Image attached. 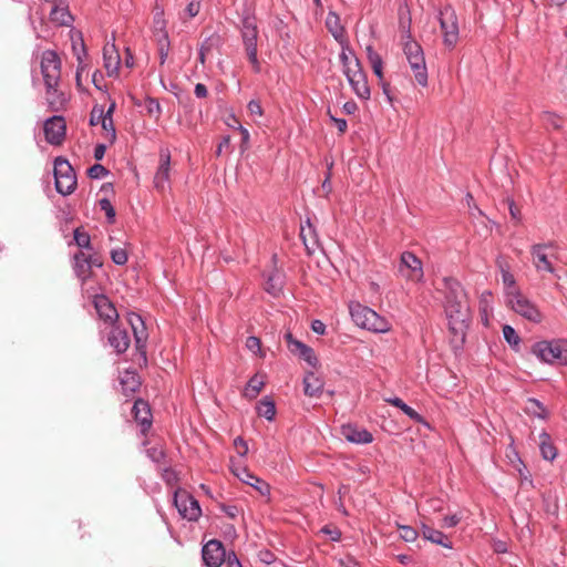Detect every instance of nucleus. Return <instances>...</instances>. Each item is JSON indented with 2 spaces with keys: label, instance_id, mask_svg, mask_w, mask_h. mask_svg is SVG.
<instances>
[{
  "label": "nucleus",
  "instance_id": "1",
  "mask_svg": "<svg viewBox=\"0 0 567 567\" xmlns=\"http://www.w3.org/2000/svg\"><path fill=\"white\" fill-rule=\"evenodd\" d=\"M442 284L445 291L444 310L453 336L452 341L463 344L471 319L467 295L460 281L452 277H444Z\"/></svg>",
  "mask_w": 567,
  "mask_h": 567
},
{
  "label": "nucleus",
  "instance_id": "2",
  "mask_svg": "<svg viewBox=\"0 0 567 567\" xmlns=\"http://www.w3.org/2000/svg\"><path fill=\"white\" fill-rule=\"evenodd\" d=\"M47 102L51 111H59L66 103V96L59 90L61 80V60L55 51L45 50L41 58Z\"/></svg>",
  "mask_w": 567,
  "mask_h": 567
},
{
  "label": "nucleus",
  "instance_id": "3",
  "mask_svg": "<svg viewBox=\"0 0 567 567\" xmlns=\"http://www.w3.org/2000/svg\"><path fill=\"white\" fill-rule=\"evenodd\" d=\"M349 308L351 318L358 327L377 333L390 331L391 323L373 309L359 302L351 303Z\"/></svg>",
  "mask_w": 567,
  "mask_h": 567
},
{
  "label": "nucleus",
  "instance_id": "4",
  "mask_svg": "<svg viewBox=\"0 0 567 567\" xmlns=\"http://www.w3.org/2000/svg\"><path fill=\"white\" fill-rule=\"evenodd\" d=\"M532 352L543 362L567 365V340L565 339L536 342Z\"/></svg>",
  "mask_w": 567,
  "mask_h": 567
},
{
  "label": "nucleus",
  "instance_id": "5",
  "mask_svg": "<svg viewBox=\"0 0 567 567\" xmlns=\"http://www.w3.org/2000/svg\"><path fill=\"white\" fill-rule=\"evenodd\" d=\"M240 34L247 58L256 73L260 72L258 60V28L255 17L246 16L241 19Z\"/></svg>",
  "mask_w": 567,
  "mask_h": 567
},
{
  "label": "nucleus",
  "instance_id": "6",
  "mask_svg": "<svg viewBox=\"0 0 567 567\" xmlns=\"http://www.w3.org/2000/svg\"><path fill=\"white\" fill-rule=\"evenodd\" d=\"M439 22L443 35V44L453 50L460 39L458 20L452 6L446 4L439 11Z\"/></svg>",
  "mask_w": 567,
  "mask_h": 567
},
{
  "label": "nucleus",
  "instance_id": "7",
  "mask_svg": "<svg viewBox=\"0 0 567 567\" xmlns=\"http://www.w3.org/2000/svg\"><path fill=\"white\" fill-rule=\"evenodd\" d=\"M54 179H55V189L59 194L66 196L72 194L76 187V175L69 163L64 157H56L54 159Z\"/></svg>",
  "mask_w": 567,
  "mask_h": 567
},
{
  "label": "nucleus",
  "instance_id": "8",
  "mask_svg": "<svg viewBox=\"0 0 567 567\" xmlns=\"http://www.w3.org/2000/svg\"><path fill=\"white\" fill-rule=\"evenodd\" d=\"M174 504L183 518L197 520L202 515L198 501L184 489L174 492Z\"/></svg>",
  "mask_w": 567,
  "mask_h": 567
},
{
  "label": "nucleus",
  "instance_id": "9",
  "mask_svg": "<svg viewBox=\"0 0 567 567\" xmlns=\"http://www.w3.org/2000/svg\"><path fill=\"white\" fill-rule=\"evenodd\" d=\"M507 302L516 313L527 320L532 322H539L542 320V315L536 306L520 292L515 291L507 293Z\"/></svg>",
  "mask_w": 567,
  "mask_h": 567
},
{
  "label": "nucleus",
  "instance_id": "10",
  "mask_svg": "<svg viewBox=\"0 0 567 567\" xmlns=\"http://www.w3.org/2000/svg\"><path fill=\"white\" fill-rule=\"evenodd\" d=\"M45 141L51 145H61L65 138L66 124L61 115H53L43 124Z\"/></svg>",
  "mask_w": 567,
  "mask_h": 567
},
{
  "label": "nucleus",
  "instance_id": "11",
  "mask_svg": "<svg viewBox=\"0 0 567 567\" xmlns=\"http://www.w3.org/2000/svg\"><path fill=\"white\" fill-rule=\"evenodd\" d=\"M399 271L410 280L421 281L423 278L422 261L413 252L404 251L401 255Z\"/></svg>",
  "mask_w": 567,
  "mask_h": 567
},
{
  "label": "nucleus",
  "instance_id": "12",
  "mask_svg": "<svg viewBox=\"0 0 567 567\" xmlns=\"http://www.w3.org/2000/svg\"><path fill=\"white\" fill-rule=\"evenodd\" d=\"M202 557L207 567H220L226 560V550L220 540L212 539L202 549Z\"/></svg>",
  "mask_w": 567,
  "mask_h": 567
},
{
  "label": "nucleus",
  "instance_id": "13",
  "mask_svg": "<svg viewBox=\"0 0 567 567\" xmlns=\"http://www.w3.org/2000/svg\"><path fill=\"white\" fill-rule=\"evenodd\" d=\"M93 306L100 319H102L104 322L110 324L117 322V310L105 295H95L93 298Z\"/></svg>",
  "mask_w": 567,
  "mask_h": 567
},
{
  "label": "nucleus",
  "instance_id": "14",
  "mask_svg": "<svg viewBox=\"0 0 567 567\" xmlns=\"http://www.w3.org/2000/svg\"><path fill=\"white\" fill-rule=\"evenodd\" d=\"M132 413L135 421L141 425L142 434H146L152 426V412L150 404L142 399H137L132 408Z\"/></svg>",
  "mask_w": 567,
  "mask_h": 567
},
{
  "label": "nucleus",
  "instance_id": "15",
  "mask_svg": "<svg viewBox=\"0 0 567 567\" xmlns=\"http://www.w3.org/2000/svg\"><path fill=\"white\" fill-rule=\"evenodd\" d=\"M171 154L168 150L159 153V165L154 176V185L158 190H164L169 179Z\"/></svg>",
  "mask_w": 567,
  "mask_h": 567
},
{
  "label": "nucleus",
  "instance_id": "16",
  "mask_svg": "<svg viewBox=\"0 0 567 567\" xmlns=\"http://www.w3.org/2000/svg\"><path fill=\"white\" fill-rule=\"evenodd\" d=\"M326 27L341 48H346L349 39L346 28L341 24L339 14L330 11L326 18Z\"/></svg>",
  "mask_w": 567,
  "mask_h": 567
},
{
  "label": "nucleus",
  "instance_id": "17",
  "mask_svg": "<svg viewBox=\"0 0 567 567\" xmlns=\"http://www.w3.org/2000/svg\"><path fill=\"white\" fill-rule=\"evenodd\" d=\"M107 341L117 354L124 353L130 347V337L126 330L121 329L115 323L112 324Z\"/></svg>",
  "mask_w": 567,
  "mask_h": 567
},
{
  "label": "nucleus",
  "instance_id": "18",
  "mask_svg": "<svg viewBox=\"0 0 567 567\" xmlns=\"http://www.w3.org/2000/svg\"><path fill=\"white\" fill-rule=\"evenodd\" d=\"M341 433L349 442L355 444H368L373 441V435L368 430L353 424L343 425Z\"/></svg>",
  "mask_w": 567,
  "mask_h": 567
},
{
  "label": "nucleus",
  "instance_id": "19",
  "mask_svg": "<svg viewBox=\"0 0 567 567\" xmlns=\"http://www.w3.org/2000/svg\"><path fill=\"white\" fill-rule=\"evenodd\" d=\"M104 68L107 74L114 75L121 64V56L114 43H106L103 48Z\"/></svg>",
  "mask_w": 567,
  "mask_h": 567
},
{
  "label": "nucleus",
  "instance_id": "20",
  "mask_svg": "<svg viewBox=\"0 0 567 567\" xmlns=\"http://www.w3.org/2000/svg\"><path fill=\"white\" fill-rule=\"evenodd\" d=\"M351 78H348V82L351 85L353 92L363 100L370 99V87L368 84L367 75L364 71L351 72Z\"/></svg>",
  "mask_w": 567,
  "mask_h": 567
},
{
  "label": "nucleus",
  "instance_id": "21",
  "mask_svg": "<svg viewBox=\"0 0 567 567\" xmlns=\"http://www.w3.org/2000/svg\"><path fill=\"white\" fill-rule=\"evenodd\" d=\"M547 248V245H534L532 247L533 262L538 271L554 272L549 256L546 254Z\"/></svg>",
  "mask_w": 567,
  "mask_h": 567
},
{
  "label": "nucleus",
  "instance_id": "22",
  "mask_svg": "<svg viewBox=\"0 0 567 567\" xmlns=\"http://www.w3.org/2000/svg\"><path fill=\"white\" fill-rule=\"evenodd\" d=\"M235 474L241 482L256 488L260 495L265 496L270 493L269 484L250 473L247 468H241L240 472H235Z\"/></svg>",
  "mask_w": 567,
  "mask_h": 567
},
{
  "label": "nucleus",
  "instance_id": "23",
  "mask_svg": "<svg viewBox=\"0 0 567 567\" xmlns=\"http://www.w3.org/2000/svg\"><path fill=\"white\" fill-rule=\"evenodd\" d=\"M121 391L125 396H131L141 386V380L136 372L124 371L120 377Z\"/></svg>",
  "mask_w": 567,
  "mask_h": 567
},
{
  "label": "nucleus",
  "instance_id": "24",
  "mask_svg": "<svg viewBox=\"0 0 567 567\" xmlns=\"http://www.w3.org/2000/svg\"><path fill=\"white\" fill-rule=\"evenodd\" d=\"M73 270L75 276L84 284L92 276V269L86 259V254L79 251L73 256Z\"/></svg>",
  "mask_w": 567,
  "mask_h": 567
},
{
  "label": "nucleus",
  "instance_id": "25",
  "mask_svg": "<svg viewBox=\"0 0 567 567\" xmlns=\"http://www.w3.org/2000/svg\"><path fill=\"white\" fill-rule=\"evenodd\" d=\"M323 390V381L313 372H308L303 378V392L308 396H319Z\"/></svg>",
  "mask_w": 567,
  "mask_h": 567
},
{
  "label": "nucleus",
  "instance_id": "26",
  "mask_svg": "<svg viewBox=\"0 0 567 567\" xmlns=\"http://www.w3.org/2000/svg\"><path fill=\"white\" fill-rule=\"evenodd\" d=\"M539 450L542 456L547 461H554L557 456V449L547 432H542L539 434Z\"/></svg>",
  "mask_w": 567,
  "mask_h": 567
},
{
  "label": "nucleus",
  "instance_id": "27",
  "mask_svg": "<svg viewBox=\"0 0 567 567\" xmlns=\"http://www.w3.org/2000/svg\"><path fill=\"white\" fill-rule=\"evenodd\" d=\"M422 534L426 540L441 545L445 548H452V543L447 539L446 535H444L441 530H436L432 527L423 525Z\"/></svg>",
  "mask_w": 567,
  "mask_h": 567
},
{
  "label": "nucleus",
  "instance_id": "28",
  "mask_svg": "<svg viewBox=\"0 0 567 567\" xmlns=\"http://www.w3.org/2000/svg\"><path fill=\"white\" fill-rule=\"evenodd\" d=\"M282 287H284V277L279 271L276 270L267 277V280L265 284V290L268 293L276 297L281 292Z\"/></svg>",
  "mask_w": 567,
  "mask_h": 567
},
{
  "label": "nucleus",
  "instance_id": "29",
  "mask_svg": "<svg viewBox=\"0 0 567 567\" xmlns=\"http://www.w3.org/2000/svg\"><path fill=\"white\" fill-rule=\"evenodd\" d=\"M128 321L133 329V333H134L136 343L137 344L142 343L146 339V333H145L144 322H143L141 316L136 315V313H130Z\"/></svg>",
  "mask_w": 567,
  "mask_h": 567
},
{
  "label": "nucleus",
  "instance_id": "30",
  "mask_svg": "<svg viewBox=\"0 0 567 567\" xmlns=\"http://www.w3.org/2000/svg\"><path fill=\"white\" fill-rule=\"evenodd\" d=\"M153 35L156 42H159L162 40V37L165 40H169L168 33L166 31V21L163 18L162 11H156L154 13Z\"/></svg>",
  "mask_w": 567,
  "mask_h": 567
},
{
  "label": "nucleus",
  "instance_id": "31",
  "mask_svg": "<svg viewBox=\"0 0 567 567\" xmlns=\"http://www.w3.org/2000/svg\"><path fill=\"white\" fill-rule=\"evenodd\" d=\"M257 413L259 416H262L268 421H272L276 415V405L274 400L269 396H265L260 400L257 405Z\"/></svg>",
  "mask_w": 567,
  "mask_h": 567
},
{
  "label": "nucleus",
  "instance_id": "32",
  "mask_svg": "<svg viewBox=\"0 0 567 567\" xmlns=\"http://www.w3.org/2000/svg\"><path fill=\"white\" fill-rule=\"evenodd\" d=\"M385 402H388L391 405L400 409L411 420H413L415 422H422V420H423L422 416L414 409H412L411 406L405 404L403 402V400H401L400 398L395 396V398L385 399Z\"/></svg>",
  "mask_w": 567,
  "mask_h": 567
},
{
  "label": "nucleus",
  "instance_id": "33",
  "mask_svg": "<svg viewBox=\"0 0 567 567\" xmlns=\"http://www.w3.org/2000/svg\"><path fill=\"white\" fill-rule=\"evenodd\" d=\"M50 19L59 25H69L73 20L68 8H60L58 6L52 8L50 12Z\"/></svg>",
  "mask_w": 567,
  "mask_h": 567
},
{
  "label": "nucleus",
  "instance_id": "34",
  "mask_svg": "<svg viewBox=\"0 0 567 567\" xmlns=\"http://www.w3.org/2000/svg\"><path fill=\"white\" fill-rule=\"evenodd\" d=\"M526 411L529 414H532L534 416H537L539 419H546L547 415H548V412H547L546 408L537 399H532L530 398V399L527 400Z\"/></svg>",
  "mask_w": 567,
  "mask_h": 567
},
{
  "label": "nucleus",
  "instance_id": "35",
  "mask_svg": "<svg viewBox=\"0 0 567 567\" xmlns=\"http://www.w3.org/2000/svg\"><path fill=\"white\" fill-rule=\"evenodd\" d=\"M264 381L256 374L247 383L245 389V396L248 399H255L264 386Z\"/></svg>",
  "mask_w": 567,
  "mask_h": 567
},
{
  "label": "nucleus",
  "instance_id": "36",
  "mask_svg": "<svg viewBox=\"0 0 567 567\" xmlns=\"http://www.w3.org/2000/svg\"><path fill=\"white\" fill-rule=\"evenodd\" d=\"M73 238L76 246H79L82 249L93 250V247L91 245V237L90 235L82 230L81 227H78L73 231Z\"/></svg>",
  "mask_w": 567,
  "mask_h": 567
},
{
  "label": "nucleus",
  "instance_id": "37",
  "mask_svg": "<svg viewBox=\"0 0 567 567\" xmlns=\"http://www.w3.org/2000/svg\"><path fill=\"white\" fill-rule=\"evenodd\" d=\"M416 83L423 87L427 86V68L426 63H419L410 65Z\"/></svg>",
  "mask_w": 567,
  "mask_h": 567
},
{
  "label": "nucleus",
  "instance_id": "38",
  "mask_svg": "<svg viewBox=\"0 0 567 567\" xmlns=\"http://www.w3.org/2000/svg\"><path fill=\"white\" fill-rule=\"evenodd\" d=\"M400 537L408 543L416 540L419 533L415 528L409 525H398Z\"/></svg>",
  "mask_w": 567,
  "mask_h": 567
},
{
  "label": "nucleus",
  "instance_id": "39",
  "mask_svg": "<svg viewBox=\"0 0 567 567\" xmlns=\"http://www.w3.org/2000/svg\"><path fill=\"white\" fill-rule=\"evenodd\" d=\"M403 51L406 58L423 53L422 47L412 38L404 41Z\"/></svg>",
  "mask_w": 567,
  "mask_h": 567
},
{
  "label": "nucleus",
  "instance_id": "40",
  "mask_svg": "<svg viewBox=\"0 0 567 567\" xmlns=\"http://www.w3.org/2000/svg\"><path fill=\"white\" fill-rule=\"evenodd\" d=\"M285 340L287 342L289 351L293 354H299V352L307 347V344L302 343L299 340H296L290 332H287L285 334Z\"/></svg>",
  "mask_w": 567,
  "mask_h": 567
},
{
  "label": "nucleus",
  "instance_id": "41",
  "mask_svg": "<svg viewBox=\"0 0 567 567\" xmlns=\"http://www.w3.org/2000/svg\"><path fill=\"white\" fill-rule=\"evenodd\" d=\"M503 336L504 339L513 347H516L520 342V338L515 331V329L508 324H505L503 327Z\"/></svg>",
  "mask_w": 567,
  "mask_h": 567
},
{
  "label": "nucleus",
  "instance_id": "42",
  "mask_svg": "<svg viewBox=\"0 0 567 567\" xmlns=\"http://www.w3.org/2000/svg\"><path fill=\"white\" fill-rule=\"evenodd\" d=\"M156 44H157V51H158V56H159V63L163 65L167 60V56L169 53V48H171V42H169V40H165L162 37V40L159 42H156Z\"/></svg>",
  "mask_w": 567,
  "mask_h": 567
},
{
  "label": "nucleus",
  "instance_id": "43",
  "mask_svg": "<svg viewBox=\"0 0 567 567\" xmlns=\"http://www.w3.org/2000/svg\"><path fill=\"white\" fill-rule=\"evenodd\" d=\"M298 355H299V358L305 360L309 365H311L313 368H316L319 362L318 358L315 354L313 349L308 346L306 348H303V350L300 351Z\"/></svg>",
  "mask_w": 567,
  "mask_h": 567
},
{
  "label": "nucleus",
  "instance_id": "44",
  "mask_svg": "<svg viewBox=\"0 0 567 567\" xmlns=\"http://www.w3.org/2000/svg\"><path fill=\"white\" fill-rule=\"evenodd\" d=\"M99 205L101 210H103L106 215L109 223H114L115 220V209L111 202L107 198H102L99 200Z\"/></svg>",
  "mask_w": 567,
  "mask_h": 567
},
{
  "label": "nucleus",
  "instance_id": "45",
  "mask_svg": "<svg viewBox=\"0 0 567 567\" xmlns=\"http://www.w3.org/2000/svg\"><path fill=\"white\" fill-rule=\"evenodd\" d=\"M109 174V171L101 164H94L87 169V175L92 179H101Z\"/></svg>",
  "mask_w": 567,
  "mask_h": 567
},
{
  "label": "nucleus",
  "instance_id": "46",
  "mask_svg": "<svg viewBox=\"0 0 567 567\" xmlns=\"http://www.w3.org/2000/svg\"><path fill=\"white\" fill-rule=\"evenodd\" d=\"M111 259L117 266H123L127 262V252L123 248L111 250Z\"/></svg>",
  "mask_w": 567,
  "mask_h": 567
},
{
  "label": "nucleus",
  "instance_id": "47",
  "mask_svg": "<svg viewBox=\"0 0 567 567\" xmlns=\"http://www.w3.org/2000/svg\"><path fill=\"white\" fill-rule=\"evenodd\" d=\"M105 118L104 109L101 105H95L90 115V125L95 126L97 124H102V121Z\"/></svg>",
  "mask_w": 567,
  "mask_h": 567
},
{
  "label": "nucleus",
  "instance_id": "48",
  "mask_svg": "<svg viewBox=\"0 0 567 567\" xmlns=\"http://www.w3.org/2000/svg\"><path fill=\"white\" fill-rule=\"evenodd\" d=\"M497 265L501 269L502 279H503L504 285L507 287H514L515 286L514 276L508 271V269L505 268V266L501 259H497Z\"/></svg>",
  "mask_w": 567,
  "mask_h": 567
},
{
  "label": "nucleus",
  "instance_id": "49",
  "mask_svg": "<svg viewBox=\"0 0 567 567\" xmlns=\"http://www.w3.org/2000/svg\"><path fill=\"white\" fill-rule=\"evenodd\" d=\"M162 478L169 486H175L177 484V482H178L177 473L174 470L169 468V467H166V468L163 470Z\"/></svg>",
  "mask_w": 567,
  "mask_h": 567
},
{
  "label": "nucleus",
  "instance_id": "50",
  "mask_svg": "<svg viewBox=\"0 0 567 567\" xmlns=\"http://www.w3.org/2000/svg\"><path fill=\"white\" fill-rule=\"evenodd\" d=\"M543 118H544V122L548 126H551L554 130H559L561 127L560 117L553 113H549V112L544 113Z\"/></svg>",
  "mask_w": 567,
  "mask_h": 567
},
{
  "label": "nucleus",
  "instance_id": "51",
  "mask_svg": "<svg viewBox=\"0 0 567 567\" xmlns=\"http://www.w3.org/2000/svg\"><path fill=\"white\" fill-rule=\"evenodd\" d=\"M147 456L155 463H161L165 458V453L162 449L153 446L147 449Z\"/></svg>",
  "mask_w": 567,
  "mask_h": 567
},
{
  "label": "nucleus",
  "instance_id": "52",
  "mask_svg": "<svg viewBox=\"0 0 567 567\" xmlns=\"http://www.w3.org/2000/svg\"><path fill=\"white\" fill-rule=\"evenodd\" d=\"M102 127L104 131H106L107 133H110V140L111 142H114L115 138H116V131H115V127H114V123H113V118L112 117H105L103 121H102Z\"/></svg>",
  "mask_w": 567,
  "mask_h": 567
},
{
  "label": "nucleus",
  "instance_id": "53",
  "mask_svg": "<svg viewBox=\"0 0 567 567\" xmlns=\"http://www.w3.org/2000/svg\"><path fill=\"white\" fill-rule=\"evenodd\" d=\"M371 64V68L373 70V73L378 76L380 81L383 80V61L382 58L374 59L369 62Z\"/></svg>",
  "mask_w": 567,
  "mask_h": 567
},
{
  "label": "nucleus",
  "instance_id": "54",
  "mask_svg": "<svg viewBox=\"0 0 567 567\" xmlns=\"http://www.w3.org/2000/svg\"><path fill=\"white\" fill-rule=\"evenodd\" d=\"M350 71L355 72V73H357V71H363L361 63L357 56H353L351 64H349V65L347 64V66L343 69V73L347 76V79L351 78Z\"/></svg>",
  "mask_w": 567,
  "mask_h": 567
},
{
  "label": "nucleus",
  "instance_id": "55",
  "mask_svg": "<svg viewBox=\"0 0 567 567\" xmlns=\"http://www.w3.org/2000/svg\"><path fill=\"white\" fill-rule=\"evenodd\" d=\"M247 109L250 113V115H257V116H261L264 114V111H262V107H261V104L259 101L257 100H251L248 105H247Z\"/></svg>",
  "mask_w": 567,
  "mask_h": 567
},
{
  "label": "nucleus",
  "instance_id": "56",
  "mask_svg": "<svg viewBox=\"0 0 567 567\" xmlns=\"http://www.w3.org/2000/svg\"><path fill=\"white\" fill-rule=\"evenodd\" d=\"M260 339L257 337H248L246 340V347L249 349L252 353H257L260 350Z\"/></svg>",
  "mask_w": 567,
  "mask_h": 567
},
{
  "label": "nucleus",
  "instance_id": "57",
  "mask_svg": "<svg viewBox=\"0 0 567 567\" xmlns=\"http://www.w3.org/2000/svg\"><path fill=\"white\" fill-rule=\"evenodd\" d=\"M341 49H342V51L340 53V61H341L342 66L344 69L347 66V64L348 65L351 64V61H352V60H350L348 52L350 54H353V52L350 49L349 41L347 42V47L346 48H341Z\"/></svg>",
  "mask_w": 567,
  "mask_h": 567
},
{
  "label": "nucleus",
  "instance_id": "58",
  "mask_svg": "<svg viewBox=\"0 0 567 567\" xmlns=\"http://www.w3.org/2000/svg\"><path fill=\"white\" fill-rule=\"evenodd\" d=\"M223 513H225L229 518H236L239 515V508L235 505H225L220 506Z\"/></svg>",
  "mask_w": 567,
  "mask_h": 567
},
{
  "label": "nucleus",
  "instance_id": "59",
  "mask_svg": "<svg viewBox=\"0 0 567 567\" xmlns=\"http://www.w3.org/2000/svg\"><path fill=\"white\" fill-rule=\"evenodd\" d=\"M234 444H235L239 455L244 456L247 454L248 445L244 439H241L240 436L236 437L234 441Z\"/></svg>",
  "mask_w": 567,
  "mask_h": 567
},
{
  "label": "nucleus",
  "instance_id": "60",
  "mask_svg": "<svg viewBox=\"0 0 567 567\" xmlns=\"http://www.w3.org/2000/svg\"><path fill=\"white\" fill-rule=\"evenodd\" d=\"M321 533L329 535L333 542H339L341 538V532L337 528L331 529L329 526L322 527Z\"/></svg>",
  "mask_w": 567,
  "mask_h": 567
},
{
  "label": "nucleus",
  "instance_id": "61",
  "mask_svg": "<svg viewBox=\"0 0 567 567\" xmlns=\"http://www.w3.org/2000/svg\"><path fill=\"white\" fill-rule=\"evenodd\" d=\"M86 259L89 261L91 269L93 267L101 268L103 266V260H102L101 256H99L96 254L86 255Z\"/></svg>",
  "mask_w": 567,
  "mask_h": 567
},
{
  "label": "nucleus",
  "instance_id": "62",
  "mask_svg": "<svg viewBox=\"0 0 567 567\" xmlns=\"http://www.w3.org/2000/svg\"><path fill=\"white\" fill-rule=\"evenodd\" d=\"M146 107H147V111L150 114H153V113L159 114L161 113V105H159L158 101L155 99L150 97L147 100Z\"/></svg>",
  "mask_w": 567,
  "mask_h": 567
},
{
  "label": "nucleus",
  "instance_id": "63",
  "mask_svg": "<svg viewBox=\"0 0 567 567\" xmlns=\"http://www.w3.org/2000/svg\"><path fill=\"white\" fill-rule=\"evenodd\" d=\"M508 210L514 220H516V221L520 220V209L516 206L514 200L508 199Z\"/></svg>",
  "mask_w": 567,
  "mask_h": 567
},
{
  "label": "nucleus",
  "instance_id": "64",
  "mask_svg": "<svg viewBox=\"0 0 567 567\" xmlns=\"http://www.w3.org/2000/svg\"><path fill=\"white\" fill-rule=\"evenodd\" d=\"M311 329L313 332L318 334H324L326 333V324L321 320H313L311 322Z\"/></svg>",
  "mask_w": 567,
  "mask_h": 567
}]
</instances>
